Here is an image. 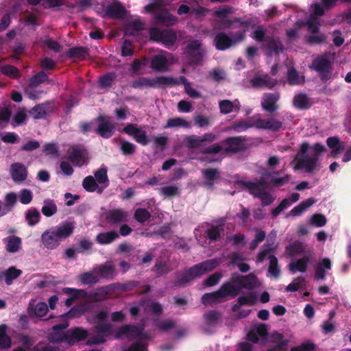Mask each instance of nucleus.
<instances>
[{
  "mask_svg": "<svg viewBox=\"0 0 351 351\" xmlns=\"http://www.w3.org/2000/svg\"><path fill=\"white\" fill-rule=\"evenodd\" d=\"M82 185L83 187L89 192L97 191L101 193L102 191V188L99 186V184L93 176L86 177L83 180Z\"/></svg>",
  "mask_w": 351,
  "mask_h": 351,
  "instance_id": "nucleus-46",
  "label": "nucleus"
},
{
  "mask_svg": "<svg viewBox=\"0 0 351 351\" xmlns=\"http://www.w3.org/2000/svg\"><path fill=\"white\" fill-rule=\"evenodd\" d=\"M326 151V149L322 144L315 143L311 147L308 143H303L291 165L295 171L304 169L305 171L311 173L318 170V156Z\"/></svg>",
  "mask_w": 351,
  "mask_h": 351,
  "instance_id": "nucleus-1",
  "label": "nucleus"
},
{
  "mask_svg": "<svg viewBox=\"0 0 351 351\" xmlns=\"http://www.w3.org/2000/svg\"><path fill=\"white\" fill-rule=\"evenodd\" d=\"M176 61L173 54L165 51L154 56L150 62V66L157 71H166Z\"/></svg>",
  "mask_w": 351,
  "mask_h": 351,
  "instance_id": "nucleus-12",
  "label": "nucleus"
},
{
  "mask_svg": "<svg viewBox=\"0 0 351 351\" xmlns=\"http://www.w3.org/2000/svg\"><path fill=\"white\" fill-rule=\"evenodd\" d=\"M269 265L268 272L269 275L274 278H277L280 276V270L278 265L277 258L272 255L269 256Z\"/></svg>",
  "mask_w": 351,
  "mask_h": 351,
  "instance_id": "nucleus-57",
  "label": "nucleus"
},
{
  "mask_svg": "<svg viewBox=\"0 0 351 351\" xmlns=\"http://www.w3.org/2000/svg\"><path fill=\"white\" fill-rule=\"evenodd\" d=\"M206 51L202 49L199 40H193L187 46L186 49V56L188 59V63L190 64H199Z\"/></svg>",
  "mask_w": 351,
  "mask_h": 351,
  "instance_id": "nucleus-15",
  "label": "nucleus"
},
{
  "mask_svg": "<svg viewBox=\"0 0 351 351\" xmlns=\"http://www.w3.org/2000/svg\"><path fill=\"white\" fill-rule=\"evenodd\" d=\"M123 337L133 342L130 348H125L123 351H147V346L149 337L143 332V328L125 325L121 327L115 335L116 338Z\"/></svg>",
  "mask_w": 351,
  "mask_h": 351,
  "instance_id": "nucleus-4",
  "label": "nucleus"
},
{
  "mask_svg": "<svg viewBox=\"0 0 351 351\" xmlns=\"http://www.w3.org/2000/svg\"><path fill=\"white\" fill-rule=\"evenodd\" d=\"M179 82L173 77L160 76L155 78L142 77L134 83V87H156L162 85L173 86Z\"/></svg>",
  "mask_w": 351,
  "mask_h": 351,
  "instance_id": "nucleus-14",
  "label": "nucleus"
},
{
  "mask_svg": "<svg viewBox=\"0 0 351 351\" xmlns=\"http://www.w3.org/2000/svg\"><path fill=\"white\" fill-rule=\"evenodd\" d=\"M20 342L23 347H17L13 351H31V346L33 344L31 338L23 335L20 338ZM33 351H53V350L51 347L47 346L45 343H39Z\"/></svg>",
  "mask_w": 351,
  "mask_h": 351,
  "instance_id": "nucleus-22",
  "label": "nucleus"
},
{
  "mask_svg": "<svg viewBox=\"0 0 351 351\" xmlns=\"http://www.w3.org/2000/svg\"><path fill=\"white\" fill-rule=\"evenodd\" d=\"M69 159L75 166L85 165L88 161L87 152L85 149H73L69 155Z\"/></svg>",
  "mask_w": 351,
  "mask_h": 351,
  "instance_id": "nucleus-29",
  "label": "nucleus"
},
{
  "mask_svg": "<svg viewBox=\"0 0 351 351\" xmlns=\"http://www.w3.org/2000/svg\"><path fill=\"white\" fill-rule=\"evenodd\" d=\"M252 37L257 41H261L265 37L266 38L267 44L265 47L269 56L276 55L282 49L280 42L274 38L269 39L267 36H265V32L261 27H258L255 29L252 34Z\"/></svg>",
  "mask_w": 351,
  "mask_h": 351,
  "instance_id": "nucleus-11",
  "label": "nucleus"
},
{
  "mask_svg": "<svg viewBox=\"0 0 351 351\" xmlns=\"http://www.w3.org/2000/svg\"><path fill=\"white\" fill-rule=\"evenodd\" d=\"M31 5H40L44 8H54L64 4L65 0H37L36 2H28Z\"/></svg>",
  "mask_w": 351,
  "mask_h": 351,
  "instance_id": "nucleus-48",
  "label": "nucleus"
},
{
  "mask_svg": "<svg viewBox=\"0 0 351 351\" xmlns=\"http://www.w3.org/2000/svg\"><path fill=\"white\" fill-rule=\"evenodd\" d=\"M68 326L69 324L66 322L62 324L54 326L49 335V341L52 343H58L62 341H66V333H64L63 330Z\"/></svg>",
  "mask_w": 351,
  "mask_h": 351,
  "instance_id": "nucleus-26",
  "label": "nucleus"
},
{
  "mask_svg": "<svg viewBox=\"0 0 351 351\" xmlns=\"http://www.w3.org/2000/svg\"><path fill=\"white\" fill-rule=\"evenodd\" d=\"M144 12L152 14L158 23L165 25H171L177 22V18L170 14L167 10L163 9L158 3L147 5L144 8Z\"/></svg>",
  "mask_w": 351,
  "mask_h": 351,
  "instance_id": "nucleus-10",
  "label": "nucleus"
},
{
  "mask_svg": "<svg viewBox=\"0 0 351 351\" xmlns=\"http://www.w3.org/2000/svg\"><path fill=\"white\" fill-rule=\"evenodd\" d=\"M268 177H271L269 183L276 186H280L287 184L291 178L289 175H287L282 178H276L275 176H271L270 174H265L263 176L260 182H239V184L242 185L247 189L254 197H258L261 200L263 206H267L271 204L274 201V197L267 191Z\"/></svg>",
  "mask_w": 351,
  "mask_h": 351,
  "instance_id": "nucleus-2",
  "label": "nucleus"
},
{
  "mask_svg": "<svg viewBox=\"0 0 351 351\" xmlns=\"http://www.w3.org/2000/svg\"><path fill=\"white\" fill-rule=\"evenodd\" d=\"M338 1L350 2L351 0H315L309 8L311 16L306 23L308 32L317 33L320 25L319 17L325 10L334 7ZM342 17L346 22L351 23V8L343 13Z\"/></svg>",
  "mask_w": 351,
  "mask_h": 351,
  "instance_id": "nucleus-3",
  "label": "nucleus"
},
{
  "mask_svg": "<svg viewBox=\"0 0 351 351\" xmlns=\"http://www.w3.org/2000/svg\"><path fill=\"white\" fill-rule=\"evenodd\" d=\"M316 202L315 199L309 198L306 199L305 201L302 202L297 206L294 207L289 213L287 214V217H297L301 215L306 210L310 208Z\"/></svg>",
  "mask_w": 351,
  "mask_h": 351,
  "instance_id": "nucleus-36",
  "label": "nucleus"
},
{
  "mask_svg": "<svg viewBox=\"0 0 351 351\" xmlns=\"http://www.w3.org/2000/svg\"><path fill=\"white\" fill-rule=\"evenodd\" d=\"M149 34L152 40L162 43L166 47L173 45L177 39L176 33L170 29L161 31L158 28H152Z\"/></svg>",
  "mask_w": 351,
  "mask_h": 351,
  "instance_id": "nucleus-13",
  "label": "nucleus"
},
{
  "mask_svg": "<svg viewBox=\"0 0 351 351\" xmlns=\"http://www.w3.org/2000/svg\"><path fill=\"white\" fill-rule=\"evenodd\" d=\"M184 145L189 148L202 147L200 136L196 135L187 136L184 138Z\"/></svg>",
  "mask_w": 351,
  "mask_h": 351,
  "instance_id": "nucleus-62",
  "label": "nucleus"
},
{
  "mask_svg": "<svg viewBox=\"0 0 351 351\" xmlns=\"http://www.w3.org/2000/svg\"><path fill=\"white\" fill-rule=\"evenodd\" d=\"M74 223L67 221L46 230L41 235V242L45 247L49 250L57 248L63 239H66L73 233Z\"/></svg>",
  "mask_w": 351,
  "mask_h": 351,
  "instance_id": "nucleus-5",
  "label": "nucleus"
},
{
  "mask_svg": "<svg viewBox=\"0 0 351 351\" xmlns=\"http://www.w3.org/2000/svg\"><path fill=\"white\" fill-rule=\"evenodd\" d=\"M95 272L98 274L99 278H110L114 275V267L111 263L108 262L104 265L95 267Z\"/></svg>",
  "mask_w": 351,
  "mask_h": 351,
  "instance_id": "nucleus-38",
  "label": "nucleus"
},
{
  "mask_svg": "<svg viewBox=\"0 0 351 351\" xmlns=\"http://www.w3.org/2000/svg\"><path fill=\"white\" fill-rule=\"evenodd\" d=\"M119 237L116 232L100 233L97 236L96 241L101 245L110 243Z\"/></svg>",
  "mask_w": 351,
  "mask_h": 351,
  "instance_id": "nucleus-49",
  "label": "nucleus"
},
{
  "mask_svg": "<svg viewBox=\"0 0 351 351\" xmlns=\"http://www.w3.org/2000/svg\"><path fill=\"white\" fill-rule=\"evenodd\" d=\"M276 84V81L270 79L267 75H255L250 80V86L255 88H273Z\"/></svg>",
  "mask_w": 351,
  "mask_h": 351,
  "instance_id": "nucleus-30",
  "label": "nucleus"
},
{
  "mask_svg": "<svg viewBox=\"0 0 351 351\" xmlns=\"http://www.w3.org/2000/svg\"><path fill=\"white\" fill-rule=\"evenodd\" d=\"M287 251L291 256H296L304 252V246L300 242H295L287 247Z\"/></svg>",
  "mask_w": 351,
  "mask_h": 351,
  "instance_id": "nucleus-64",
  "label": "nucleus"
},
{
  "mask_svg": "<svg viewBox=\"0 0 351 351\" xmlns=\"http://www.w3.org/2000/svg\"><path fill=\"white\" fill-rule=\"evenodd\" d=\"M276 238V233L271 232L267 237V244L265 245V248L261 250L257 256V262H263L264 259L267 256L269 252L274 250L276 247L274 246V241Z\"/></svg>",
  "mask_w": 351,
  "mask_h": 351,
  "instance_id": "nucleus-33",
  "label": "nucleus"
},
{
  "mask_svg": "<svg viewBox=\"0 0 351 351\" xmlns=\"http://www.w3.org/2000/svg\"><path fill=\"white\" fill-rule=\"evenodd\" d=\"M22 274L21 270L10 267L7 270L0 271V282L5 280L7 285H10L12 281L17 278Z\"/></svg>",
  "mask_w": 351,
  "mask_h": 351,
  "instance_id": "nucleus-37",
  "label": "nucleus"
},
{
  "mask_svg": "<svg viewBox=\"0 0 351 351\" xmlns=\"http://www.w3.org/2000/svg\"><path fill=\"white\" fill-rule=\"evenodd\" d=\"M308 260L302 258L289 264V269L291 271L304 272L306 269Z\"/></svg>",
  "mask_w": 351,
  "mask_h": 351,
  "instance_id": "nucleus-63",
  "label": "nucleus"
},
{
  "mask_svg": "<svg viewBox=\"0 0 351 351\" xmlns=\"http://www.w3.org/2000/svg\"><path fill=\"white\" fill-rule=\"evenodd\" d=\"M287 77L289 83L291 85H299L304 82V76L299 75L293 68L288 70Z\"/></svg>",
  "mask_w": 351,
  "mask_h": 351,
  "instance_id": "nucleus-52",
  "label": "nucleus"
},
{
  "mask_svg": "<svg viewBox=\"0 0 351 351\" xmlns=\"http://www.w3.org/2000/svg\"><path fill=\"white\" fill-rule=\"evenodd\" d=\"M220 261L217 259H210L196 265L185 274L183 279L178 280V283L182 285L193 278L199 277L217 267Z\"/></svg>",
  "mask_w": 351,
  "mask_h": 351,
  "instance_id": "nucleus-9",
  "label": "nucleus"
},
{
  "mask_svg": "<svg viewBox=\"0 0 351 351\" xmlns=\"http://www.w3.org/2000/svg\"><path fill=\"white\" fill-rule=\"evenodd\" d=\"M239 107L238 101H234V103H232L229 100H223L219 103L220 110L223 114L230 113L233 109L238 111Z\"/></svg>",
  "mask_w": 351,
  "mask_h": 351,
  "instance_id": "nucleus-50",
  "label": "nucleus"
},
{
  "mask_svg": "<svg viewBox=\"0 0 351 351\" xmlns=\"http://www.w3.org/2000/svg\"><path fill=\"white\" fill-rule=\"evenodd\" d=\"M79 279L82 284L86 285L95 284L99 280L98 274L95 272V269L91 272L80 275Z\"/></svg>",
  "mask_w": 351,
  "mask_h": 351,
  "instance_id": "nucleus-55",
  "label": "nucleus"
},
{
  "mask_svg": "<svg viewBox=\"0 0 351 351\" xmlns=\"http://www.w3.org/2000/svg\"><path fill=\"white\" fill-rule=\"evenodd\" d=\"M239 293V288L235 287L232 282L223 284L221 288L213 293H205L202 297V301L205 305H210L219 302L227 296H235Z\"/></svg>",
  "mask_w": 351,
  "mask_h": 351,
  "instance_id": "nucleus-7",
  "label": "nucleus"
},
{
  "mask_svg": "<svg viewBox=\"0 0 351 351\" xmlns=\"http://www.w3.org/2000/svg\"><path fill=\"white\" fill-rule=\"evenodd\" d=\"M332 59V56L328 54L317 58L313 62L312 68L320 73L322 79L330 78L331 75L330 64Z\"/></svg>",
  "mask_w": 351,
  "mask_h": 351,
  "instance_id": "nucleus-17",
  "label": "nucleus"
},
{
  "mask_svg": "<svg viewBox=\"0 0 351 351\" xmlns=\"http://www.w3.org/2000/svg\"><path fill=\"white\" fill-rule=\"evenodd\" d=\"M257 117L254 116L250 120L240 121L235 123L230 129L237 132H242L251 128H256Z\"/></svg>",
  "mask_w": 351,
  "mask_h": 351,
  "instance_id": "nucleus-41",
  "label": "nucleus"
},
{
  "mask_svg": "<svg viewBox=\"0 0 351 351\" xmlns=\"http://www.w3.org/2000/svg\"><path fill=\"white\" fill-rule=\"evenodd\" d=\"M21 245V240L17 237H9L7 239L6 249L9 252H17Z\"/></svg>",
  "mask_w": 351,
  "mask_h": 351,
  "instance_id": "nucleus-54",
  "label": "nucleus"
},
{
  "mask_svg": "<svg viewBox=\"0 0 351 351\" xmlns=\"http://www.w3.org/2000/svg\"><path fill=\"white\" fill-rule=\"evenodd\" d=\"M123 132L132 136L134 139L139 143L145 145L148 143V138L146 132L132 124H128L123 128Z\"/></svg>",
  "mask_w": 351,
  "mask_h": 351,
  "instance_id": "nucleus-23",
  "label": "nucleus"
},
{
  "mask_svg": "<svg viewBox=\"0 0 351 351\" xmlns=\"http://www.w3.org/2000/svg\"><path fill=\"white\" fill-rule=\"evenodd\" d=\"M57 211V207L53 201L47 199L44 201L42 212L46 217H51Z\"/></svg>",
  "mask_w": 351,
  "mask_h": 351,
  "instance_id": "nucleus-59",
  "label": "nucleus"
},
{
  "mask_svg": "<svg viewBox=\"0 0 351 351\" xmlns=\"http://www.w3.org/2000/svg\"><path fill=\"white\" fill-rule=\"evenodd\" d=\"M126 14V10L124 6L117 0H113L110 4L106 12V15L113 19H119L124 16Z\"/></svg>",
  "mask_w": 351,
  "mask_h": 351,
  "instance_id": "nucleus-28",
  "label": "nucleus"
},
{
  "mask_svg": "<svg viewBox=\"0 0 351 351\" xmlns=\"http://www.w3.org/2000/svg\"><path fill=\"white\" fill-rule=\"evenodd\" d=\"M282 125V122L276 119H261L257 117L256 128L277 131L281 128Z\"/></svg>",
  "mask_w": 351,
  "mask_h": 351,
  "instance_id": "nucleus-24",
  "label": "nucleus"
},
{
  "mask_svg": "<svg viewBox=\"0 0 351 351\" xmlns=\"http://www.w3.org/2000/svg\"><path fill=\"white\" fill-rule=\"evenodd\" d=\"M128 214L121 209H113L108 212L107 218L112 223H121L125 221Z\"/></svg>",
  "mask_w": 351,
  "mask_h": 351,
  "instance_id": "nucleus-42",
  "label": "nucleus"
},
{
  "mask_svg": "<svg viewBox=\"0 0 351 351\" xmlns=\"http://www.w3.org/2000/svg\"><path fill=\"white\" fill-rule=\"evenodd\" d=\"M47 113V106L45 105H38L29 111L30 115L36 119L45 118Z\"/></svg>",
  "mask_w": 351,
  "mask_h": 351,
  "instance_id": "nucleus-60",
  "label": "nucleus"
},
{
  "mask_svg": "<svg viewBox=\"0 0 351 351\" xmlns=\"http://www.w3.org/2000/svg\"><path fill=\"white\" fill-rule=\"evenodd\" d=\"M244 38V32H239V34L232 38H229L226 34L221 33L216 36L215 39V46L219 50H225L229 48L232 45H234Z\"/></svg>",
  "mask_w": 351,
  "mask_h": 351,
  "instance_id": "nucleus-19",
  "label": "nucleus"
},
{
  "mask_svg": "<svg viewBox=\"0 0 351 351\" xmlns=\"http://www.w3.org/2000/svg\"><path fill=\"white\" fill-rule=\"evenodd\" d=\"M293 105L298 108H307L310 106L309 99L306 95L298 94L294 97Z\"/></svg>",
  "mask_w": 351,
  "mask_h": 351,
  "instance_id": "nucleus-56",
  "label": "nucleus"
},
{
  "mask_svg": "<svg viewBox=\"0 0 351 351\" xmlns=\"http://www.w3.org/2000/svg\"><path fill=\"white\" fill-rule=\"evenodd\" d=\"M175 80H177L179 83L178 84H180L182 83L184 85V89L186 93V94L192 97V98H199L201 97L200 93L197 91L195 89H194L189 83L186 80L184 77H180L179 78H174Z\"/></svg>",
  "mask_w": 351,
  "mask_h": 351,
  "instance_id": "nucleus-53",
  "label": "nucleus"
},
{
  "mask_svg": "<svg viewBox=\"0 0 351 351\" xmlns=\"http://www.w3.org/2000/svg\"><path fill=\"white\" fill-rule=\"evenodd\" d=\"M95 181L98 184H101L102 190L106 188L108 184L107 176V169L105 167H101L95 173Z\"/></svg>",
  "mask_w": 351,
  "mask_h": 351,
  "instance_id": "nucleus-51",
  "label": "nucleus"
},
{
  "mask_svg": "<svg viewBox=\"0 0 351 351\" xmlns=\"http://www.w3.org/2000/svg\"><path fill=\"white\" fill-rule=\"evenodd\" d=\"M267 339V329L265 324L254 326L247 334V339L253 343H265Z\"/></svg>",
  "mask_w": 351,
  "mask_h": 351,
  "instance_id": "nucleus-18",
  "label": "nucleus"
},
{
  "mask_svg": "<svg viewBox=\"0 0 351 351\" xmlns=\"http://www.w3.org/2000/svg\"><path fill=\"white\" fill-rule=\"evenodd\" d=\"M108 313L99 312L95 317L94 322L97 324L95 332L97 335L88 341V344L102 343L106 341V337L112 335V325L107 323Z\"/></svg>",
  "mask_w": 351,
  "mask_h": 351,
  "instance_id": "nucleus-6",
  "label": "nucleus"
},
{
  "mask_svg": "<svg viewBox=\"0 0 351 351\" xmlns=\"http://www.w3.org/2000/svg\"><path fill=\"white\" fill-rule=\"evenodd\" d=\"M280 95L278 93H265L263 95L261 105L263 108L269 112L276 111L278 108L276 102L279 99Z\"/></svg>",
  "mask_w": 351,
  "mask_h": 351,
  "instance_id": "nucleus-25",
  "label": "nucleus"
},
{
  "mask_svg": "<svg viewBox=\"0 0 351 351\" xmlns=\"http://www.w3.org/2000/svg\"><path fill=\"white\" fill-rule=\"evenodd\" d=\"M97 133L104 138H109L112 135L114 124L110 117L100 116L97 120Z\"/></svg>",
  "mask_w": 351,
  "mask_h": 351,
  "instance_id": "nucleus-20",
  "label": "nucleus"
},
{
  "mask_svg": "<svg viewBox=\"0 0 351 351\" xmlns=\"http://www.w3.org/2000/svg\"><path fill=\"white\" fill-rule=\"evenodd\" d=\"M228 145L226 147V152H237L244 149L245 143L241 137H233L228 138L226 141Z\"/></svg>",
  "mask_w": 351,
  "mask_h": 351,
  "instance_id": "nucleus-40",
  "label": "nucleus"
},
{
  "mask_svg": "<svg viewBox=\"0 0 351 351\" xmlns=\"http://www.w3.org/2000/svg\"><path fill=\"white\" fill-rule=\"evenodd\" d=\"M232 280L237 283V285H235L233 282H231L235 287L239 288V292L242 288L253 289L258 287L259 285L257 278L253 274H249L243 277H239V276H233Z\"/></svg>",
  "mask_w": 351,
  "mask_h": 351,
  "instance_id": "nucleus-21",
  "label": "nucleus"
},
{
  "mask_svg": "<svg viewBox=\"0 0 351 351\" xmlns=\"http://www.w3.org/2000/svg\"><path fill=\"white\" fill-rule=\"evenodd\" d=\"M62 292L70 296L65 300L64 303L66 306H70L75 299L83 298L86 296V292L82 289L66 287L62 289Z\"/></svg>",
  "mask_w": 351,
  "mask_h": 351,
  "instance_id": "nucleus-35",
  "label": "nucleus"
},
{
  "mask_svg": "<svg viewBox=\"0 0 351 351\" xmlns=\"http://www.w3.org/2000/svg\"><path fill=\"white\" fill-rule=\"evenodd\" d=\"M40 217V215L39 211L35 208H30L27 211L25 215L26 220L31 226L36 224L39 221Z\"/></svg>",
  "mask_w": 351,
  "mask_h": 351,
  "instance_id": "nucleus-58",
  "label": "nucleus"
},
{
  "mask_svg": "<svg viewBox=\"0 0 351 351\" xmlns=\"http://www.w3.org/2000/svg\"><path fill=\"white\" fill-rule=\"evenodd\" d=\"M243 259V256L241 254L234 253L231 256V263L237 265L242 272H246L250 269V266L247 263H241Z\"/></svg>",
  "mask_w": 351,
  "mask_h": 351,
  "instance_id": "nucleus-61",
  "label": "nucleus"
},
{
  "mask_svg": "<svg viewBox=\"0 0 351 351\" xmlns=\"http://www.w3.org/2000/svg\"><path fill=\"white\" fill-rule=\"evenodd\" d=\"M191 127V122L181 117H175L168 119L164 128H184L188 129Z\"/></svg>",
  "mask_w": 351,
  "mask_h": 351,
  "instance_id": "nucleus-43",
  "label": "nucleus"
},
{
  "mask_svg": "<svg viewBox=\"0 0 351 351\" xmlns=\"http://www.w3.org/2000/svg\"><path fill=\"white\" fill-rule=\"evenodd\" d=\"M143 30V23L139 19H135L128 23L125 29V34L139 37L140 35L144 34Z\"/></svg>",
  "mask_w": 351,
  "mask_h": 351,
  "instance_id": "nucleus-34",
  "label": "nucleus"
},
{
  "mask_svg": "<svg viewBox=\"0 0 351 351\" xmlns=\"http://www.w3.org/2000/svg\"><path fill=\"white\" fill-rule=\"evenodd\" d=\"M257 298L255 293H250L247 295L241 296L238 298L237 304L232 308V311L239 318L247 317L251 312L249 309H241L244 305L252 306L256 304Z\"/></svg>",
  "mask_w": 351,
  "mask_h": 351,
  "instance_id": "nucleus-16",
  "label": "nucleus"
},
{
  "mask_svg": "<svg viewBox=\"0 0 351 351\" xmlns=\"http://www.w3.org/2000/svg\"><path fill=\"white\" fill-rule=\"evenodd\" d=\"M331 269V261L328 258H324L315 265V278L317 280H323L325 278L326 274Z\"/></svg>",
  "mask_w": 351,
  "mask_h": 351,
  "instance_id": "nucleus-31",
  "label": "nucleus"
},
{
  "mask_svg": "<svg viewBox=\"0 0 351 351\" xmlns=\"http://www.w3.org/2000/svg\"><path fill=\"white\" fill-rule=\"evenodd\" d=\"M223 232L221 225L214 226L205 223L198 226L194 232L195 237L199 244H206L207 239L210 241H215L220 237Z\"/></svg>",
  "mask_w": 351,
  "mask_h": 351,
  "instance_id": "nucleus-8",
  "label": "nucleus"
},
{
  "mask_svg": "<svg viewBox=\"0 0 351 351\" xmlns=\"http://www.w3.org/2000/svg\"><path fill=\"white\" fill-rule=\"evenodd\" d=\"M86 305L82 304L74 306L71 308V310L61 317L62 318H68V319H74L80 317L86 311Z\"/></svg>",
  "mask_w": 351,
  "mask_h": 351,
  "instance_id": "nucleus-45",
  "label": "nucleus"
},
{
  "mask_svg": "<svg viewBox=\"0 0 351 351\" xmlns=\"http://www.w3.org/2000/svg\"><path fill=\"white\" fill-rule=\"evenodd\" d=\"M88 334V331L84 328H71L66 332V341L69 344H74L84 340L87 337Z\"/></svg>",
  "mask_w": 351,
  "mask_h": 351,
  "instance_id": "nucleus-27",
  "label": "nucleus"
},
{
  "mask_svg": "<svg viewBox=\"0 0 351 351\" xmlns=\"http://www.w3.org/2000/svg\"><path fill=\"white\" fill-rule=\"evenodd\" d=\"M33 301L29 303V308L32 311L34 315L36 317H43L47 315L48 307L45 302H38L33 308Z\"/></svg>",
  "mask_w": 351,
  "mask_h": 351,
  "instance_id": "nucleus-47",
  "label": "nucleus"
},
{
  "mask_svg": "<svg viewBox=\"0 0 351 351\" xmlns=\"http://www.w3.org/2000/svg\"><path fill=\"white\" fill-rule=\"evenodd\" d=\"M328 147L330 149V154L333 157H337L344 149V145L337 137H329L326 140Z\"/></svg>",
  "mask_w": 351,
  "mask_h": 351,
  "instance_id": "nucleus-39",
  "label": "nucleus"
},
{
  "mask_svg": "<svg viewBox=\"0 0 351 351\" xmlns=\"http://www.w3.org/2000/svg\"><path fill=\"white\" fill-rule=\"evenodd\" d=\"M8 327L5 324L0 325V348H9L11 346L12 341L10 337L8 335Z\"/></svg>",
  "mask_w": 351,
  "mask_h": 351,
  "instance_id": "nucleus-44",
  "label": "nucleus"
},
{
  "mask_svg": "<svg viewBox=\"0 0 351 351\" xmlns=\"http://www.w3.org/2000/svg\"><path fill=\"white\" fill-rule=\"evenodd\" d=\"M11 176L15 182H23L27 176V169L21 163H14L11 166Z\"/></svg>",
  "mask_w": 351,
  "mask_h": 351,
  "instance_id": "nucleus-32",
  "label": "nucleus"
}]
</instances>
